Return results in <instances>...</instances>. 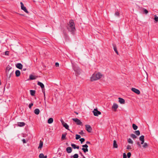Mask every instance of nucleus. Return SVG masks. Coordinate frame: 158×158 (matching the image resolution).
Masks as SVG:
<instances>
[{"instance_id": "1", "label": "nucleus", "mask_w": 158, "mask_h": 158, "mask_svg": "<svg viewBox=\"0 0 158 158\" xmlns=\"http://www.w3.org/2000/svg\"><path fill=\"white\" fill-rule=\"evenodd\" d=\"M66 27L69 31L73 35L75 34V25L73 20H70L69 23H68Z\"/></svg>"}, {"instance_id": "2", "label": "nucleus", "mask_w": 158, "mask_h": 158, "mask_svg": "<svg viewBox=\"0 0 158 158\" xmlns=\"http://www.w3.org/2000/svg\"><path fill=\"white\" fill-rule=\"evenodd\" d=\"M102 75L100 73L93 74L91 77L90 80L91 81H96L100 79Z\"/></svg>"}, {"instance_id": "3", "label": "nucleus", "mask_w": 158, "mask_h": 158, "mask_svg": "<svg viewBox=\"0 0 158 158\" xmlns=\"http://www.w3.org/2000/svg\"><path fill=\"white\" fill-rule=\"evenodd\" d=\"M144 135H141L139 138V140L141 141V144H143L142 146L144 148H146L148 146V145L147 143H144Z\"/></svg>"}, {"instance_id": "4", "label": "nucleus", "mask_w": 158, "mask_h": 158, "mask_svg": "<svg viewBox=\"0 0 158 158\" xmlns=\"http://www.w3.org/2000/svg\"><path fill=\"white\" fill-rule=\"evenodd\" d=\"M73 68L74 71L76 73V75L77 76L80 74L81 70L79 67L77 65H73Z\"/></svg>"}, {"instance_id": "5", "label": "nucleus", "mask_w": 158, "mask_h": 158, "mask_svg": "<svg viewBox=\"0 0 158 158\" xmlns=\"http://www.w3.org/2000/svg\"><path fill=\"white\" fill-rule=\"evenodd\" d=\"M72 120L74 121L77 125H83L82 122L78 119L77 118H73L72 119Z\"/></svg>"}, {"instance_id": "6", "label": "nucleus", "mask_w": 158, "mask_h": 158, "mask_svg": "<svg viewBox=\"0 0 158 158\" xmlns=\"http://www.w3.org/2000/svg\"><path fill=\"white\" fill-rule=\"evenodd\" d=\"M93 113L95 116H98L99 115L101 114V113L98 110L97 108L94 109L93 111Z\"/></svg>"}, {"instance_id": "7", "label": "nucleus", "mask_w": 158, "mask_h": 158, "mask_svg": "<svg viewBox=\"0 0 158 158\" xmlns=\"http://www.w3.org/2000/svg\"><path fill=\"white\" fill-rule=\"evenodd\" d=\"M85 129L89 132H91L92 130L90 125L86 124L85 125Z\"/></svg>"}, {"instance_id": "8", "label": "nucleus", "mask_w": 158, "mask_h": 158, "mask_svg": "<svg viewBox=\"0 0 158 158\" xmlns=\"http://www.w3.org/2000/svg\"><path fill=\"white\" fill-rule=\"evenodd\" d=\"M21 9L27 13H28V11L27 10L26 7L24 6L22 2H20Z\"/></svg>"}, {"instance_id": "9", "label": "nucleus", "mask_w": 158, "mask_h": 158, "mask_svg": "<svg viewBox=\"0 0 158 158\" xmlns=\"http://www.w3.org/2000/svg\"><path fill=\"white\" fill-rule=\"evenodd\" d=\"M61 122L63 127H64L66 129L69 130V125L66 123H65L63 120H61Z\"/></svg>"}, {"instance_id": "10", "label": "nucleus", "mask_w": 158, "mask_h": 158, "mask_svg": "<svg viewBox=\"0 0 158 158\" xmlns=\"http://www.w3.org/2000/svg\"><path fill=\"white\" fill-rule=\"evenodd\" d=\"M131 90L133 91L136 94H140V91L135 88H131Z\"/></svg>"}, {"instance_id": "11", "label": "nucleus", "mask_w": 158, "mask_h": 158, "mask_svg": "<svg viewBox=\"0 0 158 158\" xmlns=\"http://www.w3.org/2000/svg\"><path fill=\"white\" fill-rule=\"evenodd\" d=\"M37 84L38 85L40 86L41 87L42 92H43V89H44V85L42 82H40V81H38Z\"/></svg>"}, {"instance_id": "12", "label": "nucleus", "mask_w": 158, "mask_h": 158, "mask_svg": "<svg viewBox=\"0 0 158 158\" xmlns=\"http://www.w3.org/2000/svg\"><path fill=\"white\" fill-rule=\"evenodd\" d=\"M12 69V67H10V65H8L6 68V75L7 76V75L9 74V71Z\"/></svg>"}, {"instance_id": "13", "label": "nucleus", "mask_w": 158, "mask_h": 158, "mask_svg": "<svg viewBox=\"0 0 158 158\" xmlns=\"http://www.w3.org/2000/svg\"><path fill=\"white\" fill-rule=\"evenodd\" d=\"M16 66L17 68L19 69H22L23 67L22 64L20 63H17Z\"/></svg>"}, {"instance_id": "14", "label": "nucleus", "mask_w": 158, "mask_h": 158, "mask_svg": "<svg viewBox=\"0 0 158 158\" xmlns=\"http://www.w3.org/2000/svg\"><path fill=\"white\" fill-rule=\"evenodd\" d=\"M118 99L119 100L118 101L121 104H123L125 103V101L123 99L121 98H119Z\"/></svg>"}, {"instance_id": "15", "label": "nucleus", "mask_w": 158, "mask_h": 158, "mask_svg": "<svg viewBox=\"0 0 158 158\" xmlns=\"http://www.w3.org/2000/svg\"><path fill=\"white\" fill-rule=\"evenodd\" d=\"M66 150L68 153H70L72 152V149L71 147H68L66 148Z\"/></svg>"}, {"instance_id": "16", "label": "nucleus", "mask_w": 158, "mask_h": 158, "mask_svg": "<svg viewBox=\"0 0 158 158\" xmlns=\"http://www.w3.org/2000/svg\"><path fill=\"white\" fill-rule=\"evenodd\" d=\"M15 74L16 77H18L20 75V72L19 70H17L15 72Z\"/></svg>"}, {"instance_id": "17", "label": "nucleus", "mask_w": 158, "mask_h": 158, "mask_svg": "<svg viewBox=\"0 0 158 158\" xmlns=\"http://www.w3.org/2000/svg\"><path fill=\"white\" fill-rule=\"evenodd\" d=\"M47 156H44L43 153H40L39 155V158H47Z\"/></svg>"}, {"instance_id": "18", "label": "nucleus", "mask_w": 158, "mask_h": 158, "mask_svg": "<svg viewBox=\"0 0 158 158\" xmlns=\"http://www.w3.org/2000/svg\"><path fill=\"white\" fill-rule=\"evenodd\" d=\"M25 124V123L23 122H18V125L19 127H23L24 126Z\"/></svg>"}, {"instance_id": "19", "label": "nucleus", "mask_w": 158, "mask_h": 158, "mask_svg": "<svg viewBox=\"0 0 158 158\" xmlns=\"http://www.w3.org/2000/svg\"><path fill=\"white\" fill-rule=\"evenodd\" d=\"M118 146L116 143V141L115 140H114L113 141V147L115 148H117Z\"/></svg>"}, {"instance_id": "20", "label": "nucleus", "mask_w": 158, "mask_h": 158, "mask_svg": "<svg viewBox=\"0 0 158 158\" xmlns=\"http://www.w3.org/2000/svg\"><path fill=\"white\" fill-rule=\"evenodd\" d=\"M63 34L64 35V38L66 40H68L69 39V37L68 35H67L66 32H65L64 31H63Z\"/></svg>"}, {"instance_id": "21", "label": "nucleus", "mask_w": 158, "mask_h": 158, "mask_svg": "<svg viewBox=\"0 0 158 158\" xmlns=\"http://www.w3.org/2000/svg\"><path fill=\"white\" fill-rule=\"evenodd\" d=\"M30 92L31 95L32 96L35 95V91L34 90H30Z\"/></svg>"}, {"instance_id": "22", "label": "nucleus", "mask_w": 158, "mask_h": 158, "mask_svg": "<svg viewBox=\"0 0 158 158\" xmlns=\"http://www.w3.org/2000/svg\"><path fill=\"white\" fill-rule=\"evenodd\" d=\"M43 142L42 141L40 140V142L39 145L38 147V148L41 149L43 147Z\"/></svg>"}, {"instance_id": "23", "label": "nucleus", "mask_w": 158, "mask_h": 158, "mask_svg": "<svg viewBox=\"0 0 158 158\" xmlns=\"http://www.w3.org/2000/svg\"><path fill=\"white\" fill-rule=\"evenodd\" d=\"M40 110L38 109H35L34 111V113L36 115H38L40 113Z\"/></svg>"}, {"instance_id": "24", "label": "nucleus", "mask_w": 158, "mask_h": 158, "mask_svg": "<svg viewBox=\"0 0 158 158\" xmlns=\"http://www.w3.org/2000/svg\"><path fill=\"white\" fill-rule=\"evenodd\" d=\"M53 121V119L52 118H49L48 119V123L49 124H51L52 123Z\"/></svg>"}, {"instance_id": "25", "label": "nucleus", "mask_w": 158, "mask_h": 158, "mask_svg": "<svg viewBox=\"0 0 158 158\" xmlns=\"http://www.w3.org/2000/svg\"><path fill=\"white\" fill-rule=\"evenodd\" d=\"M118 107V106L117 104L115 103H114L112 106L113 108L115 110H116L117 109Z\"/></svg>"}, {"instance_id": "26", "label": "nucleus", "mask_w": 158, "mask_h": 158, "mask_svg": "<svg viewBox=\"0 0 158 158\" xmlns=\"http://www.w3.org/2000/svg\"><path fill=\"white\" fill-rule=\"evenodd\" d=\"M67 135V133H65L64 134H63L62 135L61 139H65L66 136Z\"/></svg>"}, {"instance_id": "27", "label": "nucleus", "mask_w": 158, "mask_h": 158, "mask_svg": "<svg viewBox=\"0 0 158 158\" xmlns=\"http://www.w3.org/2000/svg\"><path fill=\"white\" fill-rule=\"evenodd\" d=\"M132 127L134 130H136L138 128V126H137L135 124H133Z\"/></svg>"}, {"instance_id": "28", "label": "nucleus", "mask_w": 158, "mask_h": 158, "mask_svg": "<svg viewBox=\"0 0 158 158\" xmlns=\"http://www.w3.org/2000/svg\"><path fill=\"white\" fill-rule=\"evenodd\" d=\"M82 150L83 151L84 153H86V152H88V148H82Z\"/></svg>"}, {"instance_id": "29", "label": "nucleus", "mask_w": 158, "mask_h": 158, "mask_svg": "<svg viewBox=\"0 0 158 158\" xmlns=\"http://www.w3.org/2000/svg\"><path fill=\"white\" fill-rule=\"evenodd\" d=\"M154 17V19L156 23L158 21V17L156 15H155Z\"/></svg>"}, {"instance_id": "30", "label": "nucleus", "mask_w": 158, "mask_h": 158, "mask_svg": "<svg viewBox=\"0 0 158 158\" xmlns=\"http://www.w3.org/2000/svg\"><path fill=\"white\" fill-rule=\"evenodd\" d=\"M113 46L114 51L115 52L117 51L116 45L114 44H113Z\"/></svg>"}, {"instance_id": "31", "label": "nucleus", "mask_w": 158, "mask_h": 158, "mask_svg": "<svg viewBox=\"0 0 158 158\" xmlns=\"http://www.w3.org/2000/svg\"><path fill=\"white\" fill-rule=\"evenodd\" d=\"M29 78L31 80H34L35 79L34 76L33 75H31L30 76Z\"/></svg>"}, {"instance_id": "32", "label": "nucleus", "mask_w": 158, "mask_h": 158, "mask_svg": "<svg viewBox=\"0 0 158 158\" xmlns=\"http://www.w3.org/2000/svg\"><path fill=\"white\" fill-rule=\"evenodd\" d=\"M127 142L128 143H133V141L130 138H129L128 139H127Z\"/></svg>"}, {"instance_id": "33", "label": "nucleus", "mask_w": 158, "mask_h": 158, "mask_svg": "<svg viewBox=\"0 0 158 158\" xmlns=\"http://www.w3.org/2000/svg\"><path fill=\"white\" fill-rule=\"evenodd\" d=\"M131 136L133 139H135L136 138L137 136L134 134H131Z\"/></svg>"}, {"instance_id": "34", "label": "nucleus", "mask_w": 158, "mask_h": 158, "mask_svg": "<svg viewBox=\"0 0 158 158\" xmlns=\"http://www.w3.org/2000/svg\"><path fill=\"white\" fill-rule=\"evenodd\" d=\"M135 133L137 135H139L140 134V132L139 130L135 131Z\"/></svg>"}, {"instance_id": "35", "label": "nucleus", "mask_w": 158, "mask_h": 158, "mask_svg": "<svg viewBox=\"0 0 158 158\" xmlns=\"http://www.w3.org/2000/svg\"><path fill=\"white\" fill-rule=\"evenodd\" d=\"M81 136L80 135L76 134V139H78L81 138Z\"/></svg>"}, {"instance_id": "36", "label": "nucleus", "mask_w": 158, "mask_h": 158, "mask_svg": "<svg viewBox=\"0 0 158 158\" xmlns=\"http://www.w3.org/2000/svg\"><path fill=\"white\" fill-rule=\"evenodd\" d=\"M79 140L81 141V143H82L85 141V139L84 138H82L80 139Z\"/></svg>"}, {"instance_id": "37", "label": "nucleus", "mask_w": 158, "mask_h": 158, "mask_svg": "<svg viewBox=\"0 0 158 158\" xmlns=\"http://www.w3.org/2000/svg\"><path fill=\"white\" fill-rule=\"evenodd\" d=\"M132 149V148H131V146H130L129 145H127V149L129 150L130 149Z\"/></svg>"}, {"instance_id": "38", "label": "nucleus", "mask_w": 158, "mask_h": 158, "mask_svg": "<svg viewBox=\"0 0 158 158\" xmlns=\"http://www.w3.org/2000/svg\"><path fill=\"white\" fill-rule=\"evenodd\" d=\"M78 154H75L73 156V158H78Z\"/></svg>"}, {"instance_id": "39", "label": "nucleus", "mask_w": 158, "mask_h": 158, "mask_svg": "<svg viewBox=\"0 0 158 158\" xmlns=\"http://www.w3.org/2000/svg\"><path fill=\"white\" fill-rule=\"evenodd\" d=\"M114 15L115 16L119 17V13L118 12L116 11L115 12Z\"/></svg>"}, {"instance_id": "40", "label": "nucleus", "mask_w": 158, "mask_h": 158, "mask_svg": "<svg viewBox=\"0 0 158 158\" xmlns=\"http://www.w3.org/2000/svg\"><path fill=\"white\" fill-rule=\"evenodd\" d=\"M71 146L74 148V149H76V144H72L71 145Z\"/></svg>"}, {"instance_id": "41", "label": "nucleus", "mask_w": 158, "mask_h": 158, "mask_svg": "<svg viewBox=\"0 0 158 158\" xmlns=\"http://www.w3.org/2000/svg\"><path fill=\"white\" fill-rule=\"evenodd\" d=\"M82 147L84 148H87L88 146L87 144H85L82 145Z\"/></svg>"}, {"instance_id": "42", "label": "nucleus", "mask_w": 158, "mask_h": 158, "mask_svg": "<svg viewBox=\"0 0 158 158\" xmlns=\"http://www.w3.org/2000/svg\"><path fill=\"white\" fill-rule=\"evenodd\" d=\"M131 153L130 152H129L127 153V156L128 158H129L131 157Z\"/></svg>"}, {"instance_id": "43", "label": "nucleus", "mask_w": 158, "mask_h": 158, "mask_svg": "<svg viewBox=\"0 0 158 158\" xmlns=\"http://www.w3.org/2000/svg\"><path fill=\"white\" fill-rule=\"evenodd\" d=\"M33 103H30L28 106V107L30 109H31V108L32 106H33Z\"/></svg>"}, {"instance_id": "44", "label": "nucleus", "mask_w": 158, "mask_h": 158, "mask_svg": "<svg viewBox=\"0 0 158 158\" xmlns=\"http://www.w3.org/2000/svg\"><path fill=\"white\" fill-rule=\"evenodd\" d=\"M79 134L82 135L84 134V133L82 130L81 131L79 132Z\"/></svg>"}, {"instance_id": "45", "label": "nucleus", "mask_w": 158, "mask_h": 158, "mask_svg": "<svg viewBox=\"0 0 158 158\" xmlns=\"http://www.w3.org/2000/svg\"><path fill=\"white\" fill-rule=\"evenodd\" d=\"M143 13L145 14H147L148 13V11L147 10L144 9L143 10Z\"/></svg>"}, {"instance_id": "46", "label": "nucleus", "mask_w": 158, "mask_h": 158, "mask_svg": "<svg viewBox=\"0 0 158 158\" xmlns=\"http://www.w3.org/2000/svg\"><path fill=\"white\" fill-rule=\"evenodd\" d=\"M13 72H14V71H12V72L10 73V75H9V78H10V77H11L12 76V75H13V74H14Z\"/></svg>"}, {"instance_id": "47", "label": "nucleus", "mask_w": 158, "mask_h": 158, "mask_svg": "<svg viewBox=\"0 0 158 158\" xmlns=\"http://www.w3.org/2000/svg\"><path fill=\"white\" fill-rule=\"evenodd\" d=\"M136 143L138 147H140V148L141 147V144L139 142H137Z\"/></svg>"}, {"instance_id": "48", "label": "nucleus", "mask_w": 158, "mask_h": 158, "mask_svg": "<svg viewBox=\"0 0 158 158\" xmlns=\"http://www.w3.org/2000/svg\"><path fill=\"white\" fill-rule=\"evenodd\" d=\"M123 158H127V156L125 153L123 154Z\"/></svg>"}, {"instance_id": "49", "label": "nucleus", "mask_w": 158, "mask_h": 158, "mask_svg": "<svg viewBox=\"0 0 158 158\" xmlns=\"http://www.w3.org/2000/svg\"><path fill=\"white\" fill-rule=\"evenodd\" d=\"M22 141L24 143H26V141L25 139H22Z\"/></svg>"}, {"instance_id": "50", "label": "nucleus", "mask_w": 158, "mask_h": 158, "mask_svg": "<svg viewBox=\"0 0 158 158\" xmlns=\"http://www.w3.org/2000/svg\"><path fill=\"white\" fill-rule=\"evenodd\" d=\"M55 65L56 67H58L59 66V64L58 62H56L55 63Z\"/></svg>"}, {"instance_id": "51", "label": "nucleus", "mask_w": 158, "mask_h": 158, "mask_svg": "<svg viewBox=\"0 0 158 158\" xmlns=\"http://www.w3.org/2000/svg\"><path fill=\"white\" fill-rule=\"evenodd\" d=\"M8 51H6L5 52V54L6 55H8Z\"/></svg>"}, {"instance_id": "52", "label": "nucleus", "mask_w": 158, "mask_h": 158, "mask_svg": "<svg viewBox=\"0 0 158 158\" xmlns=\"http://www.w3.org/2000/svg\"><path fill=\"white\" fill-rule=\"evenodd\" d=\"M86 144H90L91 143L90 142L87 141L86 142Z\"/></svg>"}, {"instance_id": "53", "label": "nucleus", "mask_w": 158, "mask_h": 158, "mask_svg": "<svg viewBox=\"0 0 158 158\" xmlns=\"http://www.w3.org/2000/svg\"><path fill=\"white\" fill-rule=\"evenodd\" d=\"M79 154L81 155V156H83V155L82 154V153L80 152V151H79Z\"/></svg>"}, {"instance_id": "54", "label": "nucleus", "mask_w": 158, "mask_h": 158, "mask_svg": "<svg viewBox=\"0 0 158 158\" xmlns=\"http://www.w3.org/2000/svg\"><path fill=\"white\" fill-rule=\"evenodd\" d=\"M44 89H43V92L44 93V97H45V92Z\"/></svg>"}, {"instance_id": "55", "label": "nucleus", "mask_w": 158, "mask_h": 158, "mask_svg": "<svg viewBox=\"0 0 158 158\" xmlns=\"http://www.w3.org/2000/svg\"><path fill=\"white\" fill-rule=\"evenodd\" d=\"M76 148L77 149H79V147L78 146H76Z\"/></svg>"}, {"instance_id": "56", "label": "nucleus", "mask_w": 158, "mask_h": 158, "mask_svg": "<svg viewBox=\"0 0 158 158\" xmlns=\"http://www.w3.org/2000/svg\"><path fill=\"white\" fill-rule=\"evenodd\" d=\"M115 52H116V53L117 55H118V51H115Z\"/></svg>"}, {"instance_id": "57", "label": "nucleus", "mask_w": 158, "mask_h": 158, "mask_svg": "<svg viewBox=\"0 0 158 158\" xmlns=\"http://www.w3.org/2000/svg\"><path fill=\"white\" fill-rule=\"evenodd\" d=\"M26 70V69L25 68L23 69V71H25Z\"/></svg>"}, {"instance_id": "58", "label": "nucleus", "mask_w": 158, "mask_h": 158, "mask_svg": "<svg viewBox=\"0 0 158 158\" xmlns=\"http://www.w3.org/2000/svg\"><path fill=\"white\" fill-rule=\"evenodd\" d=\"M83 156V158H86L84 156Z\"/></svg>"}, {"instance_id": "59", "label": "nucleus", "mask_w": 158, "mask_h": 158, "mask_svg": "<svg viewBox=\"0 0 158 158\" xmlns=\"http://www.w3.org/2000/svg\"><path fill=\"white\" fill-rule=\"evenodd\" d=\"M76 114H78V113H76Z\"/></svg>"}, {"instance_id": "60", "label": "nucleus", "mask_w": 158, "mask_h": 158, "mask_svg": "<svg viewBox=\"0 0 158 158\" xmlns=\"http://www.w3.org/2000/svg\"><path fill=\"white\" fill-rule=\"evenodd\" d=\"M53 158H55V157H53Z\"/></svg>"}]
</instances>
